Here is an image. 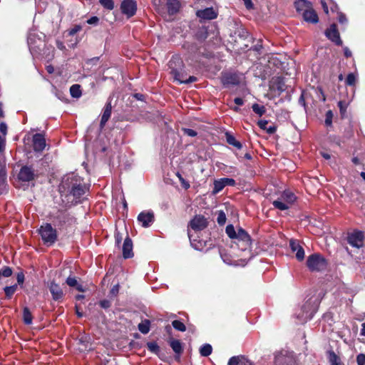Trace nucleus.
<instances>
[{
  "label": "nucleus",
  "instance_id": "obj_1",
  "mask_svg": "<svg viewBox=\"0 0 365 365\" xmlns=\"http://www.w3.org/2000/svg\"><path fill=\"white\" fill-rule=\"evenodd\" d=\"M88 189L83 180L75 173L65 175L59 186L61 196L66 205L81 202Z\"/></svg>",
  "mask_w": 365,
  "mask_h": 365
},
{
  "label": "nucleus",
  "instance_id": "obj_2",
  "mask_svg": "<svg viewBox=\"0 0 365 365\" xmlns=\"http://www.w3.org/2000/svg\"><path fill=\"white\" fill-rule=\"evenodd\" d=\"M226 233L231 239L236 240L239 249L242 251L250 250L252 245V240L250 235L242 227L235 229L232 225H229L226 227Z\"/></svg>",
  "mask_w": 365,
  "mask_h": 365
},
{
  "label": "nucleus",
  "instance_id": "obj_3",
  "mask_svg": "<svg viewBox=\"0 0 365 365\" xmlns=\"http://www.w3.org/2000/svg\"><path fill=\"white\" fill-rule=\"evenodd\" d=\"M307 266L312 272H319L326 269L327 262L323 256L314 253L308 257Z\"/></svg>",
  "mask_w": 365,
  "mask_h": 365
},
{
  "label": "nucleus",
  "instance_id": "obj_4",
  "mask_svg": "<svg viewBox=\"0 0 365 365\" xmlns=\"http://www.w3.org/2000/svg\"><path fill=\"white\" fill-rule=\"evenodd\" d=\"M317 304L308 300L301 308L300 312L297 314V317L301 323H304L311 319L317 311Z\"/></svg>",
  "mask_w": 365,
  "mask_h": 365
},
{
  "label": "nucleus",
  "instance_id": "obj_5",
  "mask_svg": "<svg viewBox=\"0 0 365 365\" xmlns=\"http://www.w3.org/2000/svg\"><path fill=\"white\" fill-rule=\"evenodd\" d=\"M39 234L43 242L48 245H53L57 240L56 229L53 228V227L48 223L40 227Z\"/></svg>",
  "mask_w": 365,
  "mask_h": 365
},
{
  "label": "nucleus",
  "instance_id": "obj_6",
  "mask_svg": "<svg viewBox=\"0 0 365 365\" xmlns=\"http://www.w3.org/2000/svg\"><path fill=\"white\" fill-rule=\"evenodd\" d=\"M275 365H297L292 352L282 351L275 355Z\"/></svg>",
  "mask_w": 365,
  "mask_h": 365
},
{
  "label": "nucleus",
  "instance_id": "obj_7",
  "mask_svg": "<svg viewBox=\"0 0 365 365\" xmlns=\"http://www.w3.org/2000/svg\"><path fill=\"white\" fill-rule=\"evenodd\" d=\"M364 232L359 230H354L349 233L347 237V241L352 247L360 248L364 245Z\"/></svg>",
  "mask_w": 365,
  "mask_h": 365
},
{
  "label": "nucleus",
  "instance_id": "obj_8",
  "mask_svg": "<svg viewBox=\"0 0 365 365\" xmlns=\"http://www.w3.org/2000/svg\"><path fill=\"white\" fill-rule=\"evenodd\" d=\"M175 63V60L173 58L169 61V67L171 68L170 73L173 75L175 81H178L180 83H189L197 81V78L195 76H190L187 79L184 78L182 73H180L177 69L173 68V66Z\"/></svg>",
  "mask_w": 365,
  "mask_h": 365
},
{
  "label": "nucleus",
  "instance_id": "obj_9",
  "mask_svg": "<svg viewBox=\"0 0 365 365\" xmlns=\"http://www.w3.org/2000/svg\"><path fill=\"white\" fill-rule=\"evenodd\" d=\"M120 9L123 14L131 17L135 14L137 4L134 0H123Z\"/></svg>",
  "mask_w": 365,
  "mask_h": 365
},
{
  "label": "nucleus",
  "instance_id": "obj_10",
  "mask_svg": "<svg viewBox=\"0 0 365 365\" xmlns=\"http://www.w3.org/2000/svg\"><path fill=\"white\" fill-rule=\"evenodd\" d=\"M48 287L54 301H62L64 297V293L60 285L52 281L48 284Z\"/></svg>",
  "mask_w": 365,
  "mask_h": 365
},
{
  "label": "nucleus",
  "instance_id": "obj_11",
  "mask_svg": "<svg viewBox=\"0 0 365 365\" xmlns=\"http://www.w3.org/2000/svg\"><path fill=\"white\" fill-rule=\"evenodd\" d=\"M326 36L338 46L342 44L336 24H331L325 31Z\"/></svg>",
  "mask_w": 365,
  "mask_h": 365
},
{
  "label": "nucleus",
  "instance_id": "obj_12",
  "mask_svg": "<svg viewBox=\"0 0 365 365\" xmlns=\"http://www.w3.org/2000/svg\"><path fill=\"white\" fill-rule=\"evenodd\" d=\"M138 221L143 227H148L154 222V214L151 211L141 212L138 216Z\"/></svg>",
  "mask_w": 365,
  "mask_h": 365
},
{
  "label": "nucleus",
  "instance_id": "obj_13",
  "mask_svg": "<svg viewBox=\"0 0 365 365\" xmlns=\"http://www.w3.org/2000/svg\"><path fill=\"white\" fill-rule=\"evenodd\" d=\"M191 228L195 231H200L207 226V219L202 215H196L190 222Z\"/></svg>",
  "mask_w": 365,
  "mask_h": 365
},
{
  "label": "nucleus",
  "instance_id": "obj_14",
  "mask_svg": "<svg viewBox=\"0 0 365 365\" xmlns=\"http://www.w3.org/2000/svg\"><path fill=\"white\" fill-rule=\"evenodd\" d=\"M35 173L34 170L29 166H24L19 173V179L24 182H29L34 179Z\"/></svg>",
  "mask_w": 365,
  "mask_h": 365
},
{
  "label": "nucleus",
  "instance_id": "obj_15",
  "mask_svg": "<svg viewBox=\"0 0 365 365\" xmlns=\"http://www.w3.org/2000/svg\"><path fill=\"white\" fill-rule=\"evenodd\" d=\"M196 15L202 20H212L217 16V12L212 7L198 10L196 12Z\"/></svg>",
  "mask_w": 365,
  "mask_h": 365
},
{
  "label": "nucleus",
  "instance_id": "obj_16",
  "mask_svg": "<svg viewBox=\"0 0 365 365\" xmlns=\"http://www.w3.org/2000/svg\"><path fill=\"white\" fill-rule=\"evenodd\" d=\"M33 147L36 152H41L46 147V140L43 135L36 133L33 136Z\"/></svg>",
  "mask_w": 365,
  "mask_h": 365
},
{
  "label": "nucleus",
  "instance_id": "obj_17",
  "mask_svg": "<svg viewBox=\"0 0 365 365\" xmlns=\"http://www.w3.org/2000/svg\"><path fill=\"white\" fill-rule=\"evenodd\" d=\"M302 15L304 20L308 23L317 24L319 21L318 15L312 6L305 11Z\"/></svg>",
  "mask_w": 365,
  "mask_h": 365
},
{
  "label": "nucleus",
  "instance_id": "obj_18",
  "mask_svg": "<svg viewBox=\"0 0 365 365\" xmlns=\"http://www.w3.org/2000/svg\"><path fill=\"white\" fill-rule=\"evenodd\" d=\"M123 257L127 259L133 257V242L129 237H127L123 245Z\"/></svg>",
  "mask_w": 365,
  "mask_h": 365
},
{
  "label": "nucleus",
  "instance_id": "obj_19",
  "mask_svg": "<svg viewBox=\"0 0 365 365\" xmlns=\"http://www.w3.org/2000/svg\"><path fill=\"white\" fill-rule=\"evenodd\" d=\"M294 6L297 11L302 14L305 11L311 8L312 4L307 0H295Z\"/></svg>",
  "mask_w": 365,
  "mask_h": 365
},
{
  "label": "nucleus",
  "instance_id": "obj_20",
  "mask_svg": "<svg viewBox=\"0 0 365 365\" xmlns=\"http://www.w3.org/2000/svg\"><path fill=\"white\" fill-rule=\"evenodd\" d=\"M227 365H253L252 363L243 356H232Z\"/></svg>",
  "mask_w": 365,
  "mask_h": 365
},
{
  "label": "nucleus",
  "instance_id": "obj_21",
  "mask_svg": "<svg viewBox=\"0 0 365 365\" xmlns=\"http://www.w3.org/2000/svg\"><path fill=\"white\" fill-rule=\"evenodd\" d=\"M111 103L110 102H108L105 106L103 113L102 114L101 120V127L103 128L107 123V121L109 120L110 115H111Z\"/></svg>",
  "mask_w": 365,
  "mask_h": 365
},
{
  "label": "nucleus",
  "instance_id": "obj_22",
  "mask_svg": "<svg viewBox=\"0 0 365 365\" xmlns=\"http://www.w3.org/2000/svg\"><path fill=\"white\" fill-rule=\"evenodd\" d=\"M78 349L81 351H89L91 349V344H89L88 337L87 336H82L78 339Z\"/></svg>",
  "mask_w": 365,
  "mask_h": 365
},
{
  "label": "nucleus",
  "instance_id": "obj_23",
  "mask_svg": "<svg viewBox=\"0 0 365 365\" xmlns=\"http://www.w3.org/2000/svg\"><path fill=\"white\" fill-rule=\"evenodd\" d=\"M279 197L282 199V200H283L284 202L287 203L289 207L291 205H292L294 203V202L296 200V197H295L294 194L289 190L284 191L281 194Z\"/></svg>",
  "mask_w": 365,
  "mask_h": 365
},
{
  "label": "nucleus",
  "instance_id": "obj_24",
  "mask_svg": "<svg viewBox=\"0 0 365 365\" xmlns=\"http://www.w3.org/2000/svg\"><path fill=\"white\" fill-rule=\"evenodd\" d=\"M165 2L170 14H174L178 11L180 2L178 0H167Z\"/></svg>",
  "mask_w": 365,
  "mask_h": 365
},
{
  "label": "nucleus",
  "instance_id": "obj_25",
  "mask_svg": "<svg viewBox=\"0 0 365 365\" xmlns=\"http://www.w3.org/2000/svg\"><path fill=\"white\" fill-rule=\"evenodd\" d=\"M257 125L261 129L266 130L269 134H273L277 130V128L274 125L267 126L268 121L265 120H259L257 122Z\"/></svg>",
  "mask_w": 365,
  "mask_h": 365
},
{
  "label": "nucleus",
  "instance_id": "obj_26",
  "mask_svg": "<svg viewBox=\"0 0 365 365\" xmlns=\"http://www.w3.org/2000/svg\"><path fill=\"white\" fill-rule=\"evenodd\" d=\"M170 346L176 354L180 355L182 352V345L180 340L171 339L170 341Z\"/></svg>",
  "mask_w": 365,
  "mask_h": 365
},
{
  "label": "nucleus",
  "instance_id": "obj_27",
  "mask_svg": "<svg viewBox=\"0 0 365 365\" xmlns=\"http://www.w3.org/2000/svg\"><path fill=\"white\" fill-rule=\"evenodd\" d=\"M225 137H226V140H227V143L235 146L237 149L242 148V145L241 143L239 142L238 140H237L232 135H231L229 133H226Z\"/></svg>",
  "mask_w": 365,
  "mask_h": 365
},
{
  "label": "nucleus",
  "instance_id": "obj_28",
  "mask_svg": "<svg viewBox=\"0 0 365 365\" xmlns=\"http://www.w3.org/2000/svg\"><path fill=\"white\" fill-rule=\"evenodd\" d=\"M272 205L275 208L280 210H286L289 208V205L284 202L283 200H282L280 197L273 201Z\"/></svg>",
  "mask_w": 365,
  "mask_h": 365
},
{
  "label": "nucleus",
  "instance_id": "obj_29",
  "mask_svg": "<svg viewBox=\"0 0 365 365\" xmlns=\"http://www.w3.org/2000/svg\"><path fill=\"white\" fill-rule=\"evenodd\" d=\"M150 321L145 319L138 324V330L143 334H146L150 331Z\"/></svg>",
  "mask_w": 365,
  "mask_h": 365
},
{
  "label": "nucleus",
  "instance_id": "obj_30",
  "mask_svg": "<svg viewBox=\"0 0 365 365\" xmlns=\"http://www.w3.org/2000/svg\"><path fill=\"white\" fill-rule=\"evenodd\" d=\"M23 320L26 324H32L33 317L28 307H25L23 310Z\"/></svg>",
  "mask_w": 365,
  "mask_h": 365
},
{
  "label": "nucleus",
  "instance_id": "obj_31",
  "mask_svg": "<svg viewBox=\"0 0 365 365\" xmlns=\"http://www.w3.org/2000/svg\"><path fill=\"white\" fill-rule=\"evenodd\" d=\"M71 96L73 98H79L81 96V86L78 84H74L70 88Z\"/></svg>",
  "mask_w": 365,
  "mask_h": 365
},
{
  "label": "nucleus",
  "instance_id": "obj_32",
  "mask_svg": "<svg viewBox=\"0 0 365 365\" xmlns=\"http://www.w3.org/2000/svg\"><path fill=\"white\" fill-rule=\"evenodd\" d=\"M212 348L209 344L202 345L200 349V353L202 356H208L212 354Z\"/></svg>",
  "mask_w": 365,
  "mask_h": 365
},
{
  "label": "nucleus",
  "instance_id": "obj_33",
  "mask_svg": "<svg viewBox=\"0 0 365 365\" xmlns=\"http://www.w3.org/2000/svg\"><path fill=\"white\" fill-rule=\"evenodd\" d=\"M225 187L224 182L222 179L216 180L214 182V188L212 190L213 194H217Z\"/></svg>",
  "mask_w": 365,
  "mask_h": 365
},
{
  "label": "nucleus",
  "instance_id": "obj_34",
  "mask_svg": "<svg viewBox=\"0 0 365 365\" xmlns=\"http://www.w3.org/2000/svg\"><path fill=\"white\" fill-rule=\"evenodd\" d=\"M252 108L253 111L256 114L259 115V116H262L266 112V109H265L264 106H260L257 103L253 104L252 106Z\"/></svg>",
  "mask_w": 365,
  "mask_h": 365
},
{
  "label": "nucleus",
  "instance_id": "obj_35",
  "mask_svg": "<svg viewBox=\"0 0 365 365\" xmlns=\"http://www.w3.org/2000/svg\"><path fill=\"white\" fill-rule=\"evenodd\" d=\"M148 349L155 354H158L160 351V347L158 344L155 341H150L147 343Z\"/></svg>",
  "mask_w": 365,
  "mask_h": 365
},
{
  "label": "nucleus",
  "instance_id": "obj_36",
  "mask_svg": "<svg viewBox=\"0 0 365 365\" xmlns=\"http://www.w3.org/2000/svg\"><path fill=\"white\" fill-rule=\"evenodd\" d=\"M172 325L176 330H178L180 331H185L186 330L185 325L182 322H180L179 320H174L172 322Z\"/></svg>",
  "mask_w": 365,
  "mask_h": 365
},
{
  "label": "nucleus",
  "instance_id": "obj_37",
  "mask_svg": "<svg viewBox=\"0 0 365 365\" xmlns=\"http://www.w3.org/2000/svg\"><path fill=\"white\" fill-rule=\"evenodd\" d=\"M99 3L108 10H113L114 8V2L113 0H99Z\"/></svg>",
  "mask_w": 365,
  "mask_h": 365
},
{
  "label": "nucleus",
  "instance_id": "obj_38",
  "mask_svg": "<svg viewBox=\"0 0 365 365\" xmlns=\"http://www.w3.org/2000/svg\"><path fill=\"white\" fill-rule=\"evenodd\" d=\"M226 215L222 210L217 212V221L220 225H223L226 222Z\"/></svg>",
  "mask_w": 365,
  "mask_h": 365
},
{
  "label": "nucleus",
  "instance_id": "obj_39",
  "mask_svg": "<svg viewBox=\"0 0 365 365\" xmlns=\"http://www.w3.org/2000/svg\"><path fill=\"white\" fill-rule=\"evenodd\" d=\"M289 247L293 252H297V250L302 247L297 240H290Z\"/></svg>",
  "mask_w": 365,
  "mask_h": 365
},
{
  "label": "nucleus",
  "instance_id": "obj_40",
  "mask_svg": "<svg viewBox=\"0 0 365 365\" xmlns=\"http://www.w3.org/2000/svg\"><path fill=\"white\" fill-rule=\"evenodd\" d=\"M16 287H17L16 285L6 287L4 288V292H5L6 297L10 298L14 294V293L16 292Z\"/></svg>",
  "mask_w": 365,
  "mask_h": 365
},
{
  "label": "nucleus",
  "instance_id": "obj_41",
  "mask_svg": "<svg viewBox=\"0 0 365 365\" xmlns=\"http://www.w3.org/2000/svg\"><path fill=\"white\" fill-rule=\"evenodd\" d=\"M356 80V76L354 73H349L346 79V83L348 86H354Z\"/></svg>",
  "mask_w": 365,
  "mask_h": 365
},
{
  "label": "nucleus",
  "instance_id": "obj_42",
  "mask_svg": "<svg viewBox=\"0 0 365 365\" xmlns=\"http://www.w3.org/2000/svg\"><path fill=\"white\" fill-rule=\"evenodd\" d=\"M1 276L4 277H9L12 274V269L9 267H4L0 270Z\"/></svg>",
  "mask_w": 365,
  "mask_h": 365
},
{
  "label": "nucleus",
  "instance_id": "obj_43",
  "mask_svg": "<svg viewBox=\"0 0 365 365\" xmlns=\"http://www.w3.org/2000/svg\"><path fill=\"white\" fill-rule=\"evenodd\" d=\"M333 113L331 110H328L326 113L325 124L328 126L331 125Z\"/></svg>",
  "mask_w": 365,
  "mask_h": 365
},
{
  "label": "nucleus",
  "instance_id": "obj_44",
  "mask_svg": "<svg viewBox=\"0 0 365 365\" xmlns=\"http://www.w3.org/2000/svg\"><path fill=\"white\" fill-rule=\"evenodd\" d=\"M305 253L302 247H301L296 252V258L299 261H302L304 259Z\"/></svg>",
  "mask_w": 365,
  "mask_h": 365
},
{
  "label": "nucleus",
  "instance_id": "obj_45",
  "mask_svg": "<svg viewBox=\"0 0 365 365\" xmlns=\"http://www.w3.org/2000/svg\"><path fill=\"white\" fill-rule=\"evenodd\" d=\"M77 280L75 277H68L66 279V284L71 287H74L77 285Z\"/></svg>",
  "mask_w": 365,
  "mask_h": 365
},
{
  "label": "nucleus",
  "instance_id": "obj_46",
  "mask_svg": "<svg viewBox=\"0 0 365 365\" xmlns=\"http://www.w3.org/2000/svg\"><path fill=\"white\" fill-rule=\"evenodd\" d=\"M181 184H182V186L185 188V189H188L190 187V184L188 182H187L183 178L182 176L180 174V173H178L177 174Z\"/></svg>",
  "mask_w": 365,
  "mask_h": 365
},
{
  "label": "nucleus",
  "instance_id": "obj_47",
  "mask_svg": "<svg viewBox=\"0 0 365 365\" xmlns=\"http://www.w3.org/2000/svg\"><path fill=\"white\" fill-rule=\"evenodd\" d=\"M221 179L224 182L225 187L227 185L233 186L235 185V180L232 178H225Z\"/></svg>",
  "mask_w": 365,
  "mask_h": 365
},
{
  "label": "nucleus",
  "instance_id": "obj_48",
  "mask_svg": "<svg viewBox=\"0 0 365 365\" xmlns=\"http://www.w3.org/2000/svg\"><path fill=\"white\" fill-rule=\"evenodd\" d=\"M184 134L190 136V137H195L197 135V132L192 129L190 128H184L183 130Z\"/></svg>",
  "mask_w": 365,
  "mask_h": 365
},
{
  "label": "nucleus",
  "instance_id": "obj_49",
  "mask_svg": "<svg viewBox=\"0 0 365 365\" xmlns=\"http://www.w3.org/2000/svg\"><path fill=\"white\" fill-rule=\"evenodd\" d=\"M338 106L339 108L341 113L344 114L346 112V107H347L346 102L340 101L338 103Z\"/></svg>",
  "mask_w": 365,
  "mask_h": 365
},
{
  "label": "nucleus",
  "instance_id": "obj_50",
  "mask_svg": "<svg viewBox=\"0 0 365 365\" xmlns=\"http://www.w3.org/2000/svg\"><path fill=\"white\" fill-rule=\"evenodd\" d=\"M358 365H365V354H360L356 357Z\"/></svg>",
  "mask_w": 365,
  "mask_h": 365
},
{
  "label": "nucleus",
  "instance_id": "obj_51",
  "mask_svg": "<svg viewBox=\"0 0 365 365\" xmlns=\"http://www.w3.org/2000/svg\"><path fill=\"white\" fill-rule=\"evenodd\" d=\"M338 21L340 24H342L347 23V19H346V16L341 12H339L338 14Z\"/></svg>",
  "mask_w": 365,
  "mask_h": 365
},
{
  "label": "nucleus",
  "instance_id": "obj_52",
  "mask_svg": "<svg viewBox=\"0 0 365 365\" xmlns=\"http://www.w3.org/2000/svg\"><path fill=\"white\" fill-rule=\"evenodd\" d=\"M82 29V27L80 26V25H76L74 26L73 28H72L70 31H69V35L71 36H73L74 34H76L77 32L80 31Z\"/></svg>",
  "mask_w": 365,
  "mask_h": 365
},
{
  "label": "nucleus",
  "instance_id": "obj_53",
  "mask_svg": "<svg viewBox=\"0 0 365 365\" xmlns=\"http://www.w3.org/2000/svg\"><path fill=\"white\" fill-rule=\"evenodd\" d=\"M99 21V19L97 16H93L87 20V23L88 24H96Z\"/></svg>",
  "mask_w": 365,
  "mask_h": 365
},
{
  "label": "nucleus",
  "instance_id": "obj_54",
  "mask_svg": "<svg viewBox=\"0 0 365 365\" xmlns=\"http://www.w3.org/2000/svg\"><path fill=\"white\" fill-rule=\"evenodd\" d=\"M16 279L19 284H22L24 281V274L23 272H19L17 274Z\"/></svg>",
  "mask_w": 365,
  "mask_h": 365
},
{
  "label": "nucleus",
  "instance_id": "obj_55",
  "mask_svg": "<svg viewBox=\"0 0 365 365\" xmlns=\"http://www.w3.org/2000/svg\"><path fill=\"white\" fill-rule=\"evenodd\" d=\"M247 9H252L253 8V4L252 0H242Z\"/></svg>",
  "mask_w": 365,
  "mask_h": 365
},
{
  "label": "nucleus",
  "instance_id": "obj_56",
  "mask_svg": "<svg viewBox=\"0 0 365 365\" xmlns=\"http://www.w3.org/2000/svg\"><path fill=\"white\" fill-rule=\"evenodd\" d=\"M100 304H101V307H103L104 309H107V308L110 307V302L108 300H103L101 302Z\"/></svg>",
  "mask_w": 365,
  "mask_h": 365
},
{
  "label": "nucleus",
  "instance_id": "obj_57",
  "mask_svg": "<svg viewBox=\"0 0 365 365\" xmlns=\"http://www.w3.org/2000/svg\"><path fill=\"white\" fill-rule=\"evenodd\" d=\"M167 0H153V2L155 6H163Z\"/></svg>",
  "mask_w": 365,
  "mask_h": 365
},
{
  "label": "nucleus",
  "instance_id": "obj_58",
  "mask_svg": "<svg viewBox=\"0 0 365 365\" xmlns=\"http://www.w3.org/2000/svg\"><path fill=\"white\" fill-rule=\"evenodd\" d=\"M6 130H7V126L6 125V123H1L0 124V131L4 134L5 135L6 133Z\"/></svg>",
  "mask_w": 365,
  "mask_h": 365
},
{
  "label": "nucleus",
  "instance_id": "obj_59",
  "mask_svg": "<svg viewBox=\"0 0 365 365\" xmlns=\"http://www.w3.org/2000/svg\"><path fill=\"white\" fill-rule=\"evenodd\" d=\"M234 102L237 106H242L244 104V101L241 98H235Z\"/></svg>",
  "mask_w": 365,
  "mask_h": 365
},
{
  "label": "nucleus",
  "instance_id": "obj_60",
  "mask_svg": "<svg viewBox=\"0 0 365 365\" xmlns=\"http://www.w3.org/2000/svg\"><path fill=\"white\" fill-rule=\"evenodd\" d=\"M344 56L346 58H349V57L351 56V51L347 47H345L344 48Z\"/></svg>",
  "mask_w": 365,
  "mask_h": 365
},
{
  "label": "nucleus",
  "instance_id": "obj_61",
  "mask_svg": "<svg viewBox=\"0 0 365 365\" xmlns=\"http://www.w3.org/2000/svg\"><path fill=\"white\" fill-rule=\"evenodd\" d=\"M115 238L116 243L118 245L121 242L122 237L118 232H116L115 235Z\"/></svg>",
  "mask_w": 365,
  "mask_h": 365
},
{
  "label": "nucleus",
  "instance_id": "obj_62",
  "mask_svg": "<svg viewBox=\"0 0 365 365\" xmlns=\"http://www.w3.org/2000/svg\"><path fill=\"white\" fill-rule=\"evenodd\" d=\"M321 3H322V8H323L324 12L326 14H328L329 10H328V6L327 5V3L325 1H322Z\"/></svg>",
  "mask_w": 365,
  "mask_h": 365
},
{
  "label": "nucleus",
  "instance_id": "obj_63",
  "mask_svg": "<svg viewBox=\"0 0 365 365\" xmlns=\"http://www.w3.org/2000/svg\"><path fill=\"white\" fill-rule=\"evenodd\" d=\"M118 292V285H115L114 286L112 289H111V293L113 294H115L116 293Z\"/></svg>",
  "mask_w": 365,
  "mask_h": 365
},
{
  "label": "nucleus",
  "instance_id": "obj_64",
  "mask_svg": "<svg viewBox=\"0 0 365 365\" xmlns=\"http://www.w3.org/2000/svg\"><path fill=\"white\" fill-rule=\"evenodd\" d=\"M362 328L361 329V335L365 336V322L361 325Z\"/></svg>",
  "mask_w": 365,
  "mask_h": 365
}]
</instances>
